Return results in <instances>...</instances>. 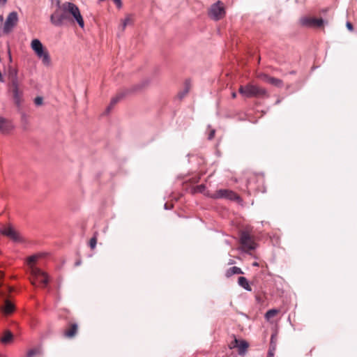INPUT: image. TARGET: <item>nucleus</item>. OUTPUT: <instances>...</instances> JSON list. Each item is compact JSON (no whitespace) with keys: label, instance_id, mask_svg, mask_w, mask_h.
Returning a JSON list of instances; mask_svg holds the SVG:
<instances>
[{"label":"nucleus","instance_id":"23","mask_svg":"<svg viewBox=\"0 0 357 357\" xmlns=\"http://www.w3.org/2000/svg\"><path fill=\"white\" fill-rule=\"evenodd\" d=\"M256 77L264 82H268L270 76L266 73L257 72Z\"/></svg>","mask_w":357,"mask_h":357},{"label":"nucleus","instance_id":"13","mask_svg":"<svg viewBox=\"0 0 357 357\" xmlns=\"http://www.w3.org/2000/svg\"><path fill=\"white\" fill-rule=\"evenodd\" d=\"M78 331V325L75 323H70L63 332V335L67 338H73Z\"/></svg>","mask_w":357,"mask_h":357},{"label":"nucleus","instance_id":"41","mask_svg":"<svg viewBox=\"0 0 357 357\" xmlns=\"http://www.w3.org/2000/svg\"><path fill=\"white\" fill-rule=\"evenodd\" d=\"M253 266H259V264H258V263H257V262H254V263H253Z\"/></svg>","mask_w":357,"mask_h":357},{"label":"nucleus","instance_id":"30","mask_svg":"<svg viewBox=\"0 0 357 357\" xmlns=\"http://www.w3.org/2000/svg\"><path fill=\"white\" fill-rule=\"evenodd\" d=\"M274 349H276V337L274 335H271V342H270V347H273Z\"/></svg>","mask_w":357,"mask_h":357},{"label":"nucleus","instance_id":"42","mask_svg":"<svg viewBox=\"0 0 357 357\" xmlns=\"http://www.w3.org/2000/svg\"><path fill=\"white\" fill-rule=\"evenodd\" d=\"M229 264H233V261H230Z\"/></svg>","mask_w":357,"mask_h":357},{"label":"nucleus","instance_id":"21","mask_svg":"<svg viewBox=\"0 0 357 357\" xmlns=\"http://www.w3.org/2000/svg\"><path fill=\"white\" fill-rule=\"evenodd\" d=\"M39 257V255H32L27 259L26 261L28 266H29L30 273L31 272V266H35L34 264L37 261Z\"/></svg>","mask_w":357,"mask_h":357},{"label":"nucleus","instance_id":"9","mask_svg":"<svg viewBox=\"0 0 357 357\" xmlns=\"http://www.w3.org/2000/svg\"><path fill=\"white\" fill-rule=\"evenodd\" d=\"M13 291V288L6 287V291H4V296L0 295L3 299V304L0 306V310L4 315H9L15 311L14 304L7 299V295Z\"/></svg>","mask_w":357,"mask_h":357},{"label":"nucleus","instance_id":"4","mask_svg":"<svg viewBox=\"0 0 357 357\" xmlns=\"http://www.w3.org/2000/svg\"><path fill=\"white\" fill-rule=\"evenodd\" d=\"M240 243L241 249L245 252H249L256 248L257 244L254 241L253 236L248 231H242L240 234Z\"/></svg>","mask_w":357,"mask_h":357},{"label":"nucleus","instance_id":"15","mask_svg":"<svg viewBox=\"0 0 357 357\" xmlns=\"http://www.w3.org/2000/svg\"><path fill=\"white\" fill-rule=\"evenodd\" d=\"M8 79L10 80V85L22 83L18 77L17 70L12 66L8 68Z\"/></svg>","mask_w":357,"mask_h":357},{"label":"nucleus","instance_id":"22","mask_svg":"<svg viewBox=\"0 0 357 357\" xmlns=\"http://www.w3.org/2000/svg\"><path fill=\"white\" fill-rule=\"evenodd\" d=\"M98 235V232H95L93 236L89 241V246L92 250H93L96 246Z\"/></svg>","mask_w":357,"mask_h":357},{"label":"nucleus","instance_id":"7","mask_svg":"<svg viewBox=\"0 0 357 357\" xmlns=\"http://www.w3.org/2000/svg\"><path fill=\"white\" fill-rule=\"evenodd\" d=\"M10 90L14 103L17 107H20L24 101L23 99V86L22 83L10 85Z\"/></svg>","mask_w":357,"mask_h":357},{"label":"nucleus","instance_id":"38","mask_svg":"<svg viewBox=\"0 0 357 357\" xmlns=\"http://www.w3.org/2000/svg\"><path fill=\"white\" fill-rule=\"evenodd\" d=\"M6 1L7 0H0V6H3Z\"/></svg>","mask_w":357,"mask_h":357},{"label":"nucleus","instance_id":"40","mask_svg":"<svg viewBox=\"0 0 357 357\" xmlns=\"http://www.w3.org/2000/svg\"><path fill=\"white\" fill-rule=\"evenodd\" d=\"M3 17L2 15H0V22H3Z\"/></svg>","mask_w":357,"mask_h":357},{"label":"nucleus","instance_id":"28","mask_svg":"<svg viewBox=\"0 0 357 357\" xmlns=\"http://www.w3.org/2000/svg\"><path fill=\"white\" fill-rule=\"evenodd\" d=\"M240 340H237L236 338H235L229 344V347L231 349H234V348H238V343H239Z\"/></svg>","mask_w":357,"mask_h":357},{"label":"nucleus","instance_id":"37","mask_svg":"<svg viewBox=\"0 0 357 357\" xmlns=\"http://www.w3.org/2000/svg\"><path fill=\"white\" fill-rule=\"evenodd\" d=\"M215 135V130H212L211 133L209 134L208 138L211 139L214 137Z\"/></svg>","mask_w":357,"mask_h":357},{"label":"nucleus","instance_id":"20","mask_svg":"<svg viewBox=\"0 0 357 357\" xmlns=\"http://www.w3.org/2000/svg\"><path fill=\"white\" fill-rule=\"evenodd\" d=\"M267 83H268L273 86H277V87H282L283 85V82L282 79H280L275 78V77H273L271 76L269 77V79H268Z\"/></svg>","mask_w":357,"mask_h":357},{"label":"nucleus","instance_id":"17","mask_svg":"<svg viewBox=\"0 0 357 357\" xmlns=\"http://www.w3.org/2000/svg\"><path fill=\"white\" fill-rule=\"evenodd\" d=\"M238 284L247 291H251L252 288L249 284L248 280L243 276H241L238 279Z\"/></svg>","mask_w":357,"mask_h":357},{"label":"nucleus","instance_id":"5","mask_svg":"<svg viewBox=\"0 0 357 357\" xmlns=\"http://www.w3.org/2000/svg\"><path fill=\"white\" fill-rule=\"evenodd\" d=\"M225 13V5L220 1L212 4L208 11V16L214 20H219L223 18Z\"/></svg>","mask_w":357,"mask_h":357},{"label":"nucleus","instance_id":"24","mask_svg":"<svg viewBox=\"0 0 357 357\" xmlns=\"http://www.w3.org/2000/svg\"><path fill=\"white\" fill-rule=\"evenodd\" d=\"M278 313V310L272 309L266 312L265 317L267 319L274 317Z\"/></svg>","mask_w":357,"mask_h":357},{"label":"nucleus","instance_id":"8","mask_svg":"<svg viewBox=\"0 0 357 357\" xmlns=\"http://www.w3.org/2000/svg\"><path fill=\"white\" fill-rule=\"evenodd\" d=\"M207 195L213 199L225 198L231 201L240 200L239 196L236 192L227 189H220L213 194L209 195L208 193Z\"/></svg>","mask_w":357,"mask_h":357},{"label":"nucleus","instance_id":"12","mask_svg":"<svg viewBox=\"0 0 357 357\" xmlns=\"http://www.w3.org/2000/svg\"><path fill=\"white\" fill-rule=\"evenodd\" d=\"M301 23L309 27H321L324 25V20L321 18L304 17L301 19Z\"/></svg>","mask_w":357,"mask_h":357},{"label":"nucleus","instance_id":"32","mask_svg":"<svg viewBox=\"0 0 357 357\" xmlns=\"http://www.w3.org/2000/svg\"><path fill=\"white\" fill-rule=\"evenodd\" d=\"M21 119H22V123H24V124L28 123V117L26 114H24V113L22 114Z\"/></svg>","mask_w":357,"mask_h":357},{"label":"nucleus","instance_id":"11","mask_svg":"<svg viewBox=\"0 0 357 357\" xmlns=\"http://www.w3.org/2000/svg\"><path fill=\"white\" fill-rule=\"evenodd\" d=\"M17 21H18V16H17V13L16 12H12L10 13L5 23H4V26H3V32L5 33H9L12 29L16 26L17 23Z\"/></svg>","mask_w":357,"mask_h":357},{"label":"nucleus","instance_id":"25","mask_svg":"<svg viewBox=\"0 0 357 357\" xmlns=\"http://www.w3.org/2000/svg\"><path fill=\"white\" fill-rule=\"evenodd\" d=\"M132 23V18L130 16H127L122 22V30H124L127 25Z\"/></svg>","mask_w":357,"mask_h":357},{"label":"nucleus","instance_id":"6","mask_svg":"<svg viewBox=\"0 0 357 357\" xmlns=\"http://www.w3.org/2000/svg\"><path fill=\"white\" fill-rule=\"evenodd\" d=\"M31 275L33 278L31 282L33 286L36 285V281L40 282L43 287L47 285L49 280L47 274L38 267L31 266Z\"/></svg>","mask_w":357,"mask_h":357},{"label":"nucleus","instance_id":"14","mask_svg":"<svg viewBox=\"0 0 357 357\" xmlns=\"http://www.w3.org/2000/svg\"><path fill=\"white\" fill-rule=\"evenodd\" d=\"M13 126L11 122L2 116H0V132L2 133H8L13 130Z\"/></svg>","mask_w":357,"mask_h":357},{"label":"nucleus","instance_id":"33","mask_svg":"<svg viewBox=\"0 0 357 357\" xmlns=\"http://www.w3.org/2000/svg\"><path fill=\"white\" fill-rule=\"evenodd\" d=\"M118 100H119L118 97L114 98L111 101L110 106H109L107 107V110H109L111 109V107L118 102Z\"/></svg>","mask_w":357,"mask_h":357},{"label":"nucleus","instance_id":"27","mask_svg":"<svg viewBox=\"0 0 357 357\" xmlns=\"http://www.w3.org/2000/svg\"><path fill=\"white\" fill-rule=\"evenodd\" d=\"M205 185L204 184L196 186L194 189L195 192H204L205 190Z\"/></svg>","mask_w":357,"mask_h":357},{"label":"nucleus","instance_id":"31","mask_svg":"<svg viewBox=\"0 0 357 357\" xmlns=\"http://www.w3.org/2000/svg\"><path fill=\"white\" fill-rule=\"evenodd\" d=\"M275 351V349H274V347H269L267 357H274Z\"/></svg>","mask_w":357,"mask_h":357},{"label":"nucleus","instance_id":"29","mask_svg":"<svg viewBox=\"0 0 357 357\" xmlns=\"http://www.w3.org/2000/svg\"><path fill=\"white\" fill-rule=\"evenodd\" d=\"M34 103L37 106H40L43 103V99L42 97L38 96L34 99Z\"/></svg>","mask_w":357,"mask_h":357},{"label":"nucleus","instance_id":"34","mask_svg":"<svg viewBox=\"0 0 357 357\" xmlns=\"http://www.w3.org/2000/svg\"><path fill=\"white\" fill-rule=\"evenodd\" d=\"M113 1L118 8H121L122 6L121 0H113Z\"/></svg>","mask_w":357,"mask_h":357},{"label":"nucleus","instance_id":"36","mask_svg":"<svg viewBox=\"0 0 357 357\" xmlns=\"http://www.w3.org/2000/svg\"><path fill=\"white\" fill-rule=\"evenodd\" d=\"M52 3H54V2L56 3V8H59V6L62 5L60 0H52Z\"/></svg>","mask_w":357,"mask_h":357},{"label":"nucleus","instance_id":"10","mask_svg":"<svg viewBox=\"0 0 357 357\" xmlns=\"http://www.w3.org/2000/svg\"><path fill=\"white\" fill-rule=\"evenodd\" d=\"M0 233L3 235L8 237L10 239L15 242H21L22 241V237L13 226L10 225L4 227L1 230H0Z\"/></svg>","mask_w":357,"mask_h":357},{"label":"nucleus","instance_id":"19","mask_svg":"<svg viewBox=\"0 0 357 357\" xmlns=\"http://www.w3.org/2000/svg\"><path fill=\"white\" fill-rule=\"evenodd\" d=\"M248 343L245 340H240L238 346V351L240 355L245 354L248 347Z\"/></svg>","mask_w":357,"mask_h":357},{"label":"nucleus","instance_id":"18","mask_svg":"<svg viewBox=\"0 0 357 357\" xmlns=\"http://www.w3.org/2000/svg\"><path fill=\"white\" fill-rule=\"evenodd\" d=\"M234 274H243L242 270L236 266H233L229 268L225 273V276L227 278H229Z\"/></svg>","mask_w":357,"mask_h":357},{"label":"nucleus","instance_id":"3","mask_svg":"<svg viewBox=\"0 0 357 357\" xmlns=\"http://www.w3.org/2000/svg\"><path fill=\"white\" fill-rule=\"evenodd\" d=\"M31 47L37 56L42 60L45 65H50L51 59L49 53L38 39H33L31 41Z\"/></svg>","mask_w":357,"mask_h":357},{"label":"nucleus","instance_id":"2","mask_svg":"<svg viewBox=\"0 0 357 357\" xmlns=\"http://www.w3.org/2000/svg\"><path fill=\"white\" fill-rule=\"evenodd\" d=\"M238 92L245 98H268L269 96L266 89L252 83H248L245 86H241Z\"/></svg>","mask_w":357,"mask_h":357},{"label":"nucleus","instance_id":"26","mask_svg":"<svg viewBox=\"0 0 357 357\" xmlns=\"http://www.w3.org/2000/svg\"><path fill=\"white\" fill-rule=\"evenodd\" d=\"M38 354H39L38 349H33L29 350L27 352L26 357H33L34 356H36Z\"/></svg>","mask_w":357,"mask_h":357},{"label":"nucleus","instance_id":"35","mask_svg":"<svg viewBox=\"0 0 357 357\" xmlns=\"http://www.w3.org/2000/svg\"><path fill=\"white\" fill-rule=\"evenodd\" d=\"M346 26H347V29L349 31H353L354 30L353 25H352V24L351 22H347V24H346Z\"/></svg>","mask_w":357,"mask_h":357},{"label":"nucleus","instance_id":"16","mask_svg":"<svg viewBox=\"0 0 357 357\" xmlns=\"http://www.w3.org/2000/svg\"><path fill=\"white\" fill-rule=\"evenodd\" d=\"M13 335L10 331H6L3 335L0 337V342L3 344H7L13 341Z\"/></svg>","mask_w":357,"mask_h":357},{"label":"nucleus","instance_id":"1","mask_svg":"<svg viewBox=\"0 0 357 357\" xmlns=\"http://www.w3.org/2000/svg\"><path fill=\"white\" fill-rule=\"evenodd\" d=\"M50 22L55 26H61L65 23H77L82 29L84 27V21L80 10L73 3L66 1L56 8L54 12L50 15Z\"/></svg>","mask_w":357,"mask_h":357},{"label":"nucleus","instance_id":"39","mask_svg":"<svg viewBox=\"0 0 357 357\" xmlns=\"http://www.w3.org/2000/svg\"><path fill=\"white\" fill-rule=\"evenodd\" d=\"M231 98L234 99L236 98V93L235 91L231 93Z\"/></svg>","mask_w":357,"mask_h":357}]
</instances>
